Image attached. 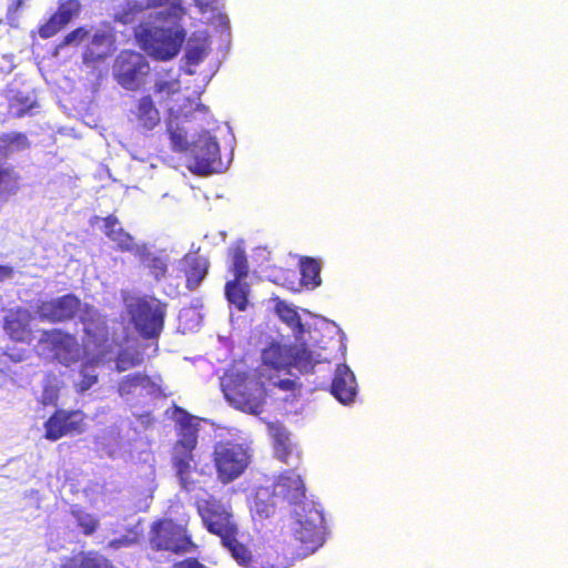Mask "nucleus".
I'll list each match as a JSON object with an SVG mask.
<instances>
[{
	"label": "nucleus",
	"instance_id": "1",
	"mask_svg": "<svg viewBox=\"0 0 568 568\" xmlns=\"http://www.w3.org/2000/svg\"><path fill=\"white\" fill-rule=\"evenodd\" d=\"M180 416L176 419V436L171 449V464L179 480L181 489L190 491L196 480L193 474L196 470L194 450L199 442V424L185 410L178 408Z\"/></svg>",
	"mask_w": 568,
	"mask_h": 568
},
{
	"label": "nucleus",
	"instance_id": "2",
	"mask_svg": "<svg viewBox=\"0 0 568 568\" xmlns=\"http://www.w3.org/2000/svg\"><path fill=\"white\" fill-rule=\"evenodd\" d=\"M221 386L225 399L236 409L250 415L262 413L266 390L255 374L232 372L222 378Z\"/></svg>",
	"mask_w": 568,
	"mask_h": 568
},
{
	"label": "nucleus",
	"instance_id": "3",
	"mask_svg": "<svg viewBox=\"0 0 568 568\" xmlns=\"http://www.w3.org/2000/svg\"><path fill=\"white\" fill-rule=\"evenodd\" d=\"M252 450L244 444L235 440H221L212 452V462L217 480L227 485L239 479L252 463Z\"/></svg>",
	"mask_w": 568,
	"mask_h": 568
},
{
	"label": "nucleus",
	"instance_id": "4",
	"mask_svg": "<svg viewBox=\"0 0 568 568\" xmlns=\"http://www.w3.org/2000/svg\"><path fill=\"white\" fill-rule=\"evenodd\" d=\"M136 332L145 339L158 338L163 331L165 304L153 296L132 298L126 305Z\"/></svg>",
	"mask_w": 568,
	"mask_h": 568
},
{
	"label": "nucleus",
	"instance_id": "5",
	"mask_svg": "<svg viewBox=\"0 0 568 568\" xmlns=\"http://www.w3.org/2000/svg\"><path fill=\"white\" fill-rule=\"evenodd\" d=\"M149 541L153 550L169 551L175 555L197 549L187 528L171 518H162L151 525Z\"/></svg>",
	"mask_w": 568,
	"mask_h": 568
},
{
	"label": "nucleus",
	"instance_id": "6",
	"mask_svg": "<svg viewBox=\"0 0 568 568\" xmlns=\"http://www.w3.org/2000/svg\"><path fill=\"white\" fill-rule=\"evenodd\" d=\"M140 47L152 58L160 61L173 59L185 40L183 30L172 28H143L135 33Z\"/></svg>",
	"mask_w": 568,
	"mask_h": 568
},
{
	"label": "nucleus",
	"instance_id": "7",
	"mask_svg": "<svg viewBox=\"0 0 568 568\" xmlns=\"http://www.w3.org/2000/svg\"><path fill=\"white\" fill-rule=\"evenodd\" d=\"M292 537L303 555L314 552L322 545L324 517L314 504H304L301 510L294 509Z\"/></svg>",
	"mask_w": 568,
	"mask_h": 568
},
{
	"label": "nucleus",
	"instance_id": "8",
	"mask_svg": "<svg viewBox=\"0 0 568 568\" xmlns=\"http://www.w3.org/2000/svg\"><path fill=\"white\" fill-rule=\"evenodd\" d=\"M195 508L203 527L210 534L225 540H230L233 534H239V527L231 507L223 504L219 498L209 496L197 499Z\"/></svg>",
	"mask_w": 568,
	"mask_h": 568
},
{
	"label": "nucleus",
	"instance_id": "9",
	"mask_svg": "<svg viewBox=\"0 0 568 568\" xmlns=\"http://www.w3.org/2000/svg\"><path fill=\"white\" fill-rule=\"evenodd\" d=\"M151 68L146 57L134 50H122L112 64V75L116 83L129 91L139 90Z\"/></svg>",
	"mask_w": 568,
	"mask_h": 568
},
{
	"label": "nucleus",
	"instance_id": "10",
	"mask_svg": "<svg viewBox=\"0 0 568 568\" xmlns=\"http://www.w3.org/2000/svg\"><path fill=\"white\" fill-rule=\"evenodd\" d=\"M87 414L81 409L57 408L44 422V438L55 442L65 436L84 433Z\"/></svg>",
	"mask_w": 568,
	"mask_h": 568
},
{
	"label": "nucleus",
	"instance_id": "11",
	"mask_svg": "<svg viewBox=\"0 0 568 568\" xmlns=\"http://www.w3.org/2000/svg\"><path fill=\"white\" fill-rule=\"evenodd\" d=\"M53 356L63 365L70 366L81 357V347L78 338L59 328L43 331L40 337Z\"/></svg>",
	"mask_w": 568,
	"mask_h": 568
},
{
	"label": "nucleus",
	"instance_id": "12",
	"mask_svg": "<svg viewBox=\"0 0 568 568\" xmlns=\"http://www.w3.org/2000/svg\"><path fill=\"white\" fill-rule=\"evenodd\" d=\"M81 308V301L74 294L41 301L37 305V313L42 321L61 323L72 320Z\"/></svg>",
	"mask_w": 568,
	"mask_h": 568
},
{
	"label": "nucleus",
	"instance_id": "13",
	"mask_svg": "<svg viewBox=\"0 0 568 568\" xmlns=\"http://www.w3.org/2000/svg\"><path fill=\"white\" fill-rule=\"evenodd\" d=\"M220 160V145L215 138L203 134L193 143L192 164L189 169L199 175H209L214 171V164Z\"/></svg>",
	"mask_w": 568,
	"mask_h": 568
},
{
	"label": "nucleus",
	"instance_id": "14",
	"mask_svg": "<svg viewBox=\"0 0 568 568\" xmlns=\"http://www.w3.org/2000/svg\"><path fill=\"white\" fill-rule=\"evenodd\" d=\"M273 495L295 506L297 510H301L304 504H311L305 500L304 483L294 470H285L276 478L273 486Z\"/></svg>",
	"mask_w": 568,
	"mask_h": 568
},
{
	"label": "nucleus",
	"instance_id": "15",
	"mask_svg": "<svg viewBox=\"0 0 568 568\" xmlns=\"http://www.w3.org/2000/svg\"><path fill=\"white\" fill-rule=\"evenodd\" d=\"M32 320L33 316L27 308L21 306L10 308L3 316L2 328L11 341L29 343L33 336Z\"/></svg>",
	"mask_w": 568,
	"mask_h": 568
},
{
	"label": "nucleus",
	"instance_id": "16",
	"mask_svg": "<svg viewBox=\"0 0 568 568\" xmlns=\"http://www.w3.org/2000/svg\"><path fill=\"white\" fill-rule=\"evenodd\" d=\"M130 121L140 131H151L161 121L160 111L150 95L139 98L130 111Z\"/></svg>",
	"mask_w": 568,
	"mask_h": 568
},
{
	"label": "nucleus",
	"instance_id": "17",
	"mask_svg": "<svg viewBox=\"0 0 568 568\" xmlns=\"http://www.w3.org/2000/svg\"><path fill=\"white\" fill-rule=\"evenodd\" d=\"M126 7L128 10L122 13L124 22L130 21L128 18L129 13L142 12L146 9L163 8V10L159 12V17L164 20L179 19L184 14V8L181 0H146L144 3L135 0H129L126 2Z\"/></svg>",
	"mask_w": 568,
	"mask_h": 568
},
{
	"label": "nucleus",
	"instance_id": "18",
	"mask_svg": "<svg viewBox=\"0 0 568 568\" xmlns=\"http://www.w3.org/2000/svg\"><path fill=\"white\" fill-rule=\"evenodd\" d=\"M93 220L99 221L100 217L94 216ZM101 221L103 223L104 235L115 243L116 250L130 253H134L138 250L140 245L136 244L134 237L122 227L121 222L115 215L110 214L101 219Z\"/></svg>",
	"mask_w": 568,
	"mask_h": 568
},
{
	"label": "nucleus",
	"instance_id": "19",
	"mask_svg": "<svg viewBox=\"0 0 568 568\" xmlns=\"http://www.w3.org/2000/svg\"><path fill=\"white\" fill-rule=\"evenodd\" d=\"M331 392L335 398L343 404L354 402L357 393V384L354 373L347 365H337L332 381Z\"/></svg>",
	"mask_w": 568,
	"mask_h": 568
},
{
	"label": "nucleus",
	"instance_id": "20",
	"mask_svg": "<svg viewBox=\"0 0 568 568\" xmlns=\"http://www.w3.org/2000/svg\"><path fill=\"white\" fill-rule=\"evenodd\" d=\"M185 286L189 291L196 290L209 273L210 262L205 256L186 254L182 260Z\"/></svg>",
	"mask_w": 568,
	"mask_h": 568
},
{
	"label": "nucleus",
	"instance_id": "21",
	"mask_svg": "<svg viewBox=\"0 0 568 568\" xmlns=\"http://www.w3.org/2000/svg\"><path fill=\"white\" fill-rule=\"evenodd\" d=\"M83 332L87 343L99 348L104 346L109 341V328L106 321L97 312L87 313L82 316Z\"/></svg>",
	"mask_w": 568,
	"mask_h": 568
},
{
	"label": "nucleus",
	"instance_id": "22",
	"mask_svg": "<svg viewBox=\"0 0 568 568\" xmlns=\"http://www.w3.org/2000/svg\"><path fill=\"white\" fill-rule=\"evenodd\" d=\"M133 254L140 260L154 281L160 282L166 277L169 271V256L166 254L152 253L146 244H141Z\"/></svg>",
	"mask_w": 568,
	"mask_h": 568
},
{
	"label": "nucleus",
	"instance_id": "23",
	"mask_svg": "<svg viewBox=\"0 0 568 568\" xmlns=\"http://www.w3.org/2000/svg\"><path fill=\"white\" fill-rule=\"evenodd\" d=\"M60 568H114V566L103 555L91 550L67 557Z\"/></svg>",
	"mask_w": 568,
	"mask_h": 568
},
{
	"label": "nucleus",
	"instance_id": "24",
	"mask_svg": "<svg viewBox=\"0 0 568 568\" xmlns=\"http://www.w3.org/2000/svg\"><path fill=\"white\" fill-rule=\"evenodd\" d=\"M263 363L275 371H287L290 369V363L292 361V344L282 345L278 343H272L262 353Z\"/></svg>",
	"mask_w": 568,
	"mask_h": 568
},
{
	"label": "nucleus",
	"instance_id": "25",
	"mask_svg": "<svg viewBox=\"0 0 568 568\" xmlns=\"http://www.w3.org/2000/svg\"><path fill=\"white\" fill-rule=\"evenodd\" d=\"M274 310L276 315L285 323L292 331L296 338H302L305 332L304 324L295 307L287 304L280 297L274 298Z\"/></svg>",
	"mask_w": 568,
	"mask_h": 568
},
{
	"label": "nucleus",
	"instance_id": "26",
	"mask_svg": "<svg viewBox=\"0 0 568 568\" xmlns=\"http://www.w3.org/2000/svg\"><path fill=\"white\" fill-rule=\"evenodd\" d=\"M313 352L305 344H292V361L290 368H296L302 374L311 373L316 363Z\"/></svg>",
	"mask_w": 568,
	"mask_h": 568
},
{
	"label": "nucleus",
	"instance_id": "27",
	"mask_svg": "<svg viewBox=\"0 0 568 568\" xmlns=\"http://www.w3.org/2000/svg\"><path fill=\"white\" fill-rule=\"evenodd\" d=\"M31 145L23 132H9L0 135V158H8L12 152H20Z\"/></svg>",
	"mask_w": 568,
	"mask_h": 568
},
{
	"label": "nucleus",
	"instance_id": "28",
	"mask_svg": "<svg viewBox=\"0 0 568 568\" xmlns=\"http://www.w3.org/2000/svg\"><path fill=\"white\" fill-rule=\"evenodd\" d=\"M301 286L307 290H314L321 285V264L313 257H304L301 260Z\"/></svg>",
	"mask_w": 568,
	"mask_h": 568
},
{
	"label": "nucleus",
	"instance_id": "29",
	"mask_svg": "<svg viewBox=\"0 0 568 568\" xmlns=\"http://www.w3.org/2000/svg\"><path fill=\"white\" fill-rule=\"evenodd\" d=\"M243 280L233 278L225 284V296L230 304L239 311L246 310L248 303V284L242 283Z\"/></svg>",
	"mask_w": 568,
	"mask_h": 568
},
{
	"label": "nucleus",
	"instance_id": "30",
	"mask_svg": "<svg viewBox=\"0 0 568 568\" xmlns=\"http://www.w3.org/2000/svg\"><path fill=\"white\" fill-rule=\"evenodd\" d=\"M237 535L239 534H233V537H231L230 540L221 539L223 547H225L231 552L232 557L241 566L247 568H256L254 566L255 561L251 551L245 545L237 541Z\"/></svg>",
	"mask_w": 568,
	"mask_h": 568
},
{
	"label": "nucleus",
	"instance_id": "31",
	"mask_svg": "<svg viewBox=\"0 0 568 568\" xmlns=\"http://www.w3.org/2000/svg\"><path fill=\"white\" fill-rule=\"evenodd\" d=\"M230 266L229 271L234 278L244 280L248 275V261L243 247L236 245L229 251Z\"/></svg>",
	"mask_w": 568,
	"mask_h": 568
},
{
	"label": "nucleus",
	"instance_id": "32",
	"mask_svg": "<svg viewBox=\"0 0 568 568\" xmlns=\"http://www.w3.org/2000/svg\"><path fill=\"white\" fill-rule=\"evenodd\" d=\"M20 176L10 165L0 162V196H10L18 192Z\"/></svg>",
	"mask_w": 568,
	"mask_h": 568
},
{
	"label": "nucleus",
	"instance_id": "33",
	"mask_svg": "<svg viewBox=\"0 0 568 568\" xmlns=\"http://www.w3.org/2000/svg\"><path fill=\"white\" fill-rule=\"evenodd\" d=\"M150 383V377L144 373L129 374L120 381L118 392L121 396L130 395L135 390V388L146 387Z\"/></svg>",
	"mask_w": 568,
	"mask_h": 568
},
{
	"label": "nucleus",
	"instance_id": "34",
	"mask_svg": "<svg viewBox=\"0 0 568 568\" xmlns=\"http://www.w3.org/2000/svg\"><path fill=\"white\" fill-rule=\"evenodd\" d=\"M154 93L160 95L161 99H171L174 94L179 93L181 90V83L179 79H158L154 83Z\"/></svg>",
	"mask_w": 568,
	"mask_h": 568
},
{
	"label": "nucleus",
	"instance_id": "35",
	"mask_svg": "<svg viewBox=\"0 0 568 568\" xmlns=\"http://www.w3.org/2000/svg\"><path fill=\"white\" fill-rule=\"evenodd\" d=\"M72 516L75 518L78 526L85 536L94 534L99 528V519L82 509L72 510Z\"/></svg>",
	"mask_w": 568,
	"mask_h": 568
},
{
	"label": "nucleus",
	"instance_id": "36",
	"mask_svg": "<svg viewBox=\"0 0 568 568\" xmlns=\"http://www.w3.org/2000/svg\"><path fill=\"white\" fill-rule=\"evenodd\" d=\"M81 10V3L79 0H65L60 3L54 16L62 22L65 27L74 16H77Z\"/></svg>",
	"mask_w": 568,
	"mask_h": 568
},
{
	"label": "nucleus",
	"instance_id": "37",
	"mask_svg": "<svg viewBox=\"0 0 568 568\" xmlns=\"http://www.w3.org/2000/svg\"><path fill=\"white\" fill-rule=\"evenodd\" d=\"M207 55V47L202 42L191 43L185 51V60L189 65L200 64Z\"/></svg>",
	"mask_w": 568,
	"mask_h": 568
},
{
	"label": "nucleus",
	"instance_id": "38",
	"mask_svg": "<svg viewBox=\"0 0 568 568\" xmlns=\"http://www.w3.org/2000/svg\"><path fill=\"white\" fill-rule=\"evenodd\" d=\"M142 363V357L136 353H130L128 351L120 352L116 357V371L125 372L132 367H135Z\"/></svg>",
	"mask_w": 568,
	"mask_h": 568
},
{
	"label": "nucleus",
	"instance_id": "39",
	"mask_svg": "<svg viewBox=\"0 0 568 568\" xmlns=\"http://www.w3.org/2000/svg\"><path fill=\"white\" fill-rule=\"evenodd\" d=\"M64 28L62 22L54 16V13L39 27L38 33L42 39H49L55 36Z\"/></svg>",
	"mask_w": 568,
	"mask_h": 568
},
{
	"label": "nucleus",
	"instance_id": "40",
	"mask_svg": "<svg viewBox=\"0 0 568 568\" xmlns=\"http://www.w3.org/2000/svg\"><path fill=\"white\" fill-rule=\"evenodd\" d=\"M168 131L172 143V150L176 152L186 151L189 142L185 132L180 129L173 130L172 128H169Z\"/></svg>",
	"mask_w": 568,
	"mask_h": 568
},
{
	"label": "nucleus",
	"instance_id": "41",
	"mask_svg": "<svg viewBox=\"0 0 568 568\" xmlns=\"http://www.w3.org/2000/svg\"><path fill=\"white\" fill-rule=\"evenodd\" d=\"M59 387L53 384H48L43 387L40 403L43 406H57L59 402Z\"/></svg>",
	"mask_w": 568,
	"mask_h": 568
},
{
	"label": "nucleus",
	"instance_id": "42",
	"mask_svg": "<svg viewBox=\"0 0 568 568\" xmlns=\"http://www.w3.org/2000/svg\"><path fill=\"white\" fill-rule=\"evenodd\" d=\"M89 36V32L85 28L79 27L71 32L67 33L63 39L61 40L59 48L68 47L72 43H80L82 42L87 37Z\"/></svg>",
	"mask_w": 568,
	"mask_h": 568
},
{
	"label": "nucleus",
	"instance_id": "43",
	"mask_svg": "<svg viewBox=\"0 0 568 568\" xmlns=\"http://www.w3.org/2000/svg\"><path fill=\"white\" fill-rule=\"evenodd\" d=\"M274 452H275L276 457L281 462H283L285 464H290L293 458V455H294V447H293L292 443L288 442V443L275 446Z\"/></svg>",
	"mask_w": 568,
	"mask_h": 568
},
{
	"label": "nucleus",
	"instance_id": "44",
	"mask_svg": "<svg viewBox=\"0 0 568 568\" xmlns=\"http://www.w3.org/2000/svg\"><path fill=\"white\" fill-rule=\"evenodd\" d=\"M24 6V0H11L7 8V22L11 27L17 26V13Z\"/></svg>",
	"mask_w": 568,
	"mask_h": 568
},
{
	"label": "nucleus",
	"instance_id": "45",
	"mask_svg": "<svg viewBox=\"0 0 568 568\" xmlns=\"http://www.w3.org/2000/svg\"><path fill=\"white\" fill-rule=\"evenodd\" d=\"M274 447L291 442L288 432L283 426H272Z\"/></svg>",
	"mask_w": 568,
	"mask_h": 568
},
{
	"label": "nucleus",
	"instance_id": "46",
	"mask_svg": "<svg viewBox=\"0 0 568 568\" xmlns=\"http://www.w3.org/2000/svg\"><path fill=\"white\" fill-rule=\"evenodd\" d=\"M106 53L104 52H94L92 48L88 47L83 52V62L84 63H94L104 60Z\"/></svg>",
	"mask_w": 568,
	"mask_h": 568
},
{
	"label": "nucleus",
	"instance_id": "47",
	"mask_svg": "<svg viewBox=\"0 0 568 568\" xmlns=\"http://www.w3.org/2000/svg\"><path fill=\"white\" fill-rule=\"evenodd\" d=\"M174 568H206L196 558L190 557L182 561L174 564Z\"/></svg>",
	"mask_w": 568,
	"mask_h": 568
},
{
	"label": "nucleus",
	"instance_id": "48",
	"mask_svg": "<svg viewBox=\"0 0 568 568\" xmlns=\"http://www.w3.org/2000/svg\"><path fill=\"white\" fill-rule=\"evenodd\" d=\"M133 541H134L133 539H130V538L123 536L120 538L112 539L109 542V547L113 548V549H119L121 547H128V546L132 545Z\"/></svg>",
	"mask_w": 568,
	"mask_h": 568
},
{
	"label": "nucleus",
	"instance_id": "49",
	"mask_svg": "<svg viewBox=\"0 0 568 568\" xmlns=\"http://www.w3.org/2000/svg\"><path fill=\"white\" fill-rule=\"evenodd\" d=\"M275 386H277L280 389L285 390V392H292V390L296 389L297 384L293 379L285 378V379H280L277 383H275Z\"/></svg>",
	"mask_w": 568,
	"mask_h": 568
},
{
	"label": "nucleus",
	"instance_id": "50",
	"mask_svg": "<svg viewBox=\"0 0 568 568\" xmlns=\"http://www.w3.org/2000/svg\"><path fill=\"white\" fill-rule=\"evenodd\" d=\"M13 275H14V270L12 266L0 265V282L9 280V278L13 277Z\"/></svg>",
	"mask_w": 568,
	"mask_h": 568
},
{
	"label": "nucleus",
	"instance_id": "51",
	"mask_svg": "<svg viewBox=\"0 0 568 568\" xmlns=\"http://www.w3.org/2000/svg\"><path fill=\"white\" fill-rule=\"evenodd\" d=\"M98 382L97 375H85L81 382V390L89 389L92 385Z\"/></svg>",
	"mask_w": 568,
	"mask_h": 568
},
{
	"label": "nucleus",
	"instance_id": "52",
	"mask_svg": "<svg viewBox=\"0 0 568 568\" xmlns=\"http://www.w3.org/2000/svg\"><path fill=\"white\" fill-rule=\"evenodd\" d=\"M108 41V36L104 33H95L92 37L91 45L93 47H101Z\"/></svg>",
	"mask_w": 568,
	"mask_h": 568
},
{
	"label": "nucleus",
	"instance_id": "53",
	"mask_svg": "<svg viewBox=\"0 0 568 568\" xmlns=\"http://www.w3.org/2000/svg\"><path fill=\"white\" fill-rule=\"evenodd\" d=\"M10 109H11V111L13 112V114H14L16 116H17V115H18V116H21V115H23V113H24L23 111H20V112H18V113H17V97H14V98L11 100V102H10Z\"/></svg>",
	"mask_w": 568,
	"mask_h": 568
},
{
	"label": "nucleus",
	"instance_id": "54",
	"mask_svg": "<svg viewBox=\"0 0 568 568\" xmlns=\"http://www.w3.org/2000/svg\"><path fill=\"white\" fill-rule=\"evenodd\" d=\"M196 110L201 111V112H207L209 111L207 106H205L204 104H201V103H197Z\"/></svg>",
	"mask_w": 568,
	"mask_h": 568
}]
</instances>
